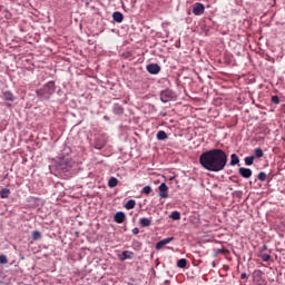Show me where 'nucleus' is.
Here are the masks:
<instances>
[{
  "label": "nucleus",
  "instance_id": "1",
  "mask_svg": "<svg viewBox=\"0 0 285 285\" xmlns=\"http://www.w3.org/2000/svg\"><path fill=\"white\" fill-rule=\"evenodd\" d=\"M199 164L209 173H220L228 164V155L220 148L209 149L200 154Z\"/></svg>",
  "mask_w": 285,
  "mask_h": 285
},
{
  "label": "nucleus",
  "instance_id": "2",
  "mask_svg": "<svg viewBox=\"0 0 285 285\" xmlns=\"http://www.w3.org/2000/svg\"><path fill=\"white\" fill-rule=\"evenodd\" d=\"M75 166V160L70 157H62L52 160L49 165V170L52 175H63V173H70Z\"/></svg>",
  "mask_w": 285,
  "mask_h": 285
},
{
  "label": "nucleus",
  "instance_id": "3",
  "mask_svg": "<svg viewBox=\"0 0 285 285\" xmlns=\"http://www.w3.org/2000/svg\"><path fill=\"white\" fill-rule=\"evenodd\" d=\"M55 92H57V85H55V81L50 80L40 89L36 90V96L39 101H50Z\"/></svg>",
  "mask_w": 285,
  "mask_h": 285
},
{
  "label": "nucleus",
  "instance_id": "4",
  "mask_svg": "<svg viewBox=\"0 0 285 285\" xmlns=\"http://www.w3.org/2000/svg\"><path fill=\"white\" fill-rule=\"evenodd\" d=\"M173 99H177V94H175L173 89L160 91V101H163V104H168V101H173Z\"/></svg>",
  "mask_w": 285,
  "mask_h": 285
},
{
  "label": "nucleus",
  "instance_id": "5",
  "mask_svg": "<svg viewBox=\"0 0 285 285\" xmlns=\"http://www.w3.org/2000/svg\"><path fill=\"white\" fill-rule=\"evenodd\" d=\"M262 269H255L253 273V282L256 285H266V282L262 277Z\"/></svg>",
  "mask_w": 285,
  "mask_h": 285
},
{
  "label": "nucleus",
  "instance_id": "6",
  "mask_svg": "<svg viewBox=\"0 0 285 285\" xmlns=\"http://www.w3.org/2000/svg\"><path fill=\"white\" fill-rule=\"evenodd\" d=\"M205 10H206V7L204 6V3L196 2L193 8V14H195V17H202Z\"/></svg>",
  "mask_w": 285,
  "mask_h": 285
},
{
  "label": "nucleus",
  "instance_id": "7",
  "mask_svg": "<svg viewBox=\"0 0 285 285\" xmlns=\"http://www.w3.org/2000/svg\"><path fill=\"white\" fill-rule=\"evenodd\" d=\"M146 70L149 75H159V72H161V67L157 63H149L147 65Z\"/></svg>",
  "mask_w": 285,
  "mask_h": 285
},
{
  "label": "nucleus",
  "instance_id": "8",
  "mask_svg": "<svg viewBox=\"0 0 285 285\" xmlns=\"http://www.w3.org/2000/svg\"><path fill=\"white\" fill-rule=\"evenodd\" d=\"M238 173L244 179H250V177H253V170L250 168L240 167Z\"/></svg>",
  "mask_w": 285,
  "mask_h": 285
},
{
  "label": "nucleus",
  "instance_id": "9",
  "mask_svg": "<svg viewBox=\"0 0 285 285\" xmlns=\"http://www.w3.org/2000/svg\"><path fill=\"white\" fill-rule=\"evenodd\" d=\"M158 190H160L159 197H161V199H168V185H166V183H161Z\"/></svg>",
  "mask_w": 285,
  "mask_h": 285
},
{
  "label": "nucleus",
  "instance_id": "10",
  "mask_svg": "<svg viewBox=\"0 0 285 285\" xmlns=\"http://www.w3.org/2000/svg\"><path fill=\"white\" fill-rule=\"evenodd\" d=\"M174 240H175V237H173V236L159 240V242L156 244V250H161L163 246H166V244H170V242H174Z\"/></svg>",
  "mask_w": 285,
  "mask_h": 285
},
{
  "label": "nucleus",
  "instance_id": "11",
  "mask_svg": "<svg viewBox=\"0 0 285 285\" xmlns=\"http://www.w3.org/2000/svg\"><path fill=\"white\" fill-rule=\"evenodd\" d=\"M116 224H124L126 222V214L124 212H117L114 216Z\"/></svg>",
  "mask_w": 285,
  "mask_h": 285
},
{
  "label": "nucleus",
  "instance_id": "12",
  "mask_svg": "<svg viewBox=\"0 0 285 285\" xmlns=\"http://www.w3.org/2000/svg\"><path fill=\"white\" fill-rule=\"evenodd\" d=\"M135 257V253L130 252V250H124L120 255H119V259L120 262H126V259H132Z\"/></svg>",
  "mask_w": 285,
  "mask_h": 285
},
{
  "label": "nucleus",
  "instance_id": "13",
  "mask_svg": "<svg viewBox=\"0 0 285 285\" xmlns=\"http://www.w3.org/2000/svg\"><path fill=\"white\" fill-rule=\"evenodd\" d=\"M106 147V139L104 138H96L94 148L96 150H102Z\"/></svg>",
  "mask_w": 285,
  "mask_h": 285
},
{
  "label": "nucleus",
  "instance_id": "14",
  "mask_svg": "<svg viewBox=\"0 0 285 285\" xmlns=\"http://www.w3.org/2000/svg\"><path fill=\"white\" fill-rule=\"evenodd\" d=\"M112 112L114 115H118V117H121V115H124L125 112L124 106L119 105L118 102L114 104Z\"/></svg>",
  "mask_w": 285,
  "mask_h": 285
},
{
  "label": "nucleus",
  "instance_id": "15",
  "mask_svg": "<svg viewBox=\"0 0 285 285\" xmlns=\"http://www.w3.org/2000/svg\"><path fill=\"white\" fill-rule=\"evenodd\" d=\"M2 97L4 101H10V104L14 102V94L10 90L2 91Z\"/></svg>",
  "mask_w": 285,
  "mask_h": 285
},
{
  "label": "nucleus",
  "instance_id": "16",
  "mask_svg": "<svg viewBox=\"0 0 285 285\" xmlns=\"http://www.w3.org/2000/svg\"><path fill=\"white\" fill-rule=\"evenodd\" d=\"M112 19L116 23H121L124 21V13L119 12V11H115L112 13Z\"/></svg>",
  "mask_w": 285,
  "mask_h": 285
},
{
  "label": "nucleus",
  "instance_id": "17",
  "mask_svg": "<svg viewBox=\"0 0 285 285\" xmlns=\"http://www.w3.org/2000/svg\"><path fill=\"white\" fill-rule=\"evenodd\" d=\"M150 224H153V218L142 217V218H140V220H139V225H140L142 228H148V226H150Z\"/></svg>",
  "mask_w": 285,
  "mask_h": 285
},
{
  "label": "nucleus",
  "instance_id": "18",
  "mask_svg": "<svg viewBox=\"0 0 285 285\" xmlns=\"http://www.w3.org/2000/svg\"><path fill=\"white\" fill-rule=\"evenodd\" d=\"M156 139H158V141H166V139H168V134L164 130H159L156 135Z\"/></svg>",
  "mask_w": 285,
  "mask_h": 285
},
{
  "label": "nucleus",
  "instance_id": "19",
  "mask_svg": "<svg viewBox=\"0 0 285 285\" xmlns=\"http://www.w3.org/2000/svg\"><path fill=\"white\" fill-rule=\"evenodd\" d=\"M257 257L262 259V262H271V254H266L263 250H259Z\"/></svg>",
  "mask_w": 285,
  "mask_h": 285
},
{
  "label": "nucleus",
  "instance_id": "20",
  "mask_svg": "<svg viewBox=\"0 0 285 285\" xmlns=\"http://www.w3.org/2000/svg\"><path fill=\"white\" fill-rule=\"evenodd\" d=\"M237 164H239V156H237V154H232L229 166H237Z\"/></svg>",
  "mask_w": 285,
  "mask_h": 285
},
{
  "label": "nucleus",
  "instance_id": "21",
  "mask_svg": "<svg viewBox=\"0 0 285 285\" xmlns=\"http://www.w3.org/2000/svg\"><path fill=\"white\" fill-rule=\"evenodd\" d=\"M135 206H137V202L135 199H129L126 205L125 208L127 210H132V208H135Z\"/></svg>",
  "mask_w": 285,
  "mask_h": 285
},
{
  "label": "nucleus",
  "instance_id": "22",
  "mask_svg": "<svg viewBox=\"0 0 285 285\" xmlns=\"http://www.w3.org/2000/svg\"><path fill=\"white\" fill-rule=\"evenodd\" d=\"M177 268H186L188 266V261L186 258H180L176 264Z\"/></svg>",
  "mask_w": 285,
  "mask_h": 285
},
{
  "label": "nucleus",
  "instance_id": "23",
  "mask_svg": "<svg viewBox=\"0 0 285 285\" xmlns=\"http://www.w3.org/2000/svg\"><path fill=\"white\" fill-rule=\"evenodd\" d=\"M254 159H262V157H264V150H262V148H256L254 150Z\"/></svg>",
  "mask_w": 285,
  "mask_h": 285
},
{
  "label": "nucleus",
  "instance_id": "24",
  "mask_svg": "<svg viewBox=\"0 0 285 285\" xmlns=\"http://www.w3.org/2000/svg\"><path fill=\"white\" fill-rule=\"evenodd\" d=\"M1 199H8L10 197V190L8 188H2L0 190Z\"/></svg>",
  "mask_w": 285,
  "mask_h": 285
},
{
  "label": "nucleus",
  "instance_id": "25",
  "mask_svg": "<svg viewBox=\"0 0 285 285\" xmlns=\"http://www.w3.org/2000/svg\"><path fill=\"white\" fill-rule=\"evenodd\" d=\"M117 184H119V179H117L116 177H111L108 180L109 188H116Z\"/></svg>",
  "mask_w": 285,
  "mask_h": 285
},
{
  "label": "nucleus",
  "instance_id": "26",
  "mask_svg": "<svg viewBox=\"0 0 285 285\" xmlns=\"http://www.w3.org/2000/svg\"><path fill=\"white\" fill-rule=\"evenodd\" d=\"M169 217H170V219H174L175 222H177V220L181 219V213L175 210V212H173V213L170 214Z\"/></svg>",
  "mask_w": 285,
  "mask_h": 285
},
{
  "label": "nucleus",
  "instance_id": "27",
  "mask_svg": "<svg viewBox=\"0 0 285 285\" xmlns=\"http://www.w3.org/2000/svg\"><path fill=\"white\" fill-rule=\"evenodd\" d=\"M254 161H255L254 155L245 157V166H253Z\"/></svg>",
  "mask_w": 285,
  "mask_h": 285
},
{
  "label": "nucleus",
  "instance_id": "28",
  "mask_svg": "<svg viewBox=\"0 0 285 285\" xmlns=\"http://www.w3.org/2000/svg\"><path fill=\"white\" fill-rule=\"evenodd\" d=\"M31 237H32L33 242H37L38 239H41V232L33 230Z\"/></svg>",
  "mask_w": 285,
  "mask_h": 285
},
{
  "label": "nucleus",
  "instance_id": "29",
  "mask_svg": "<svg viewBox=\"0 0 285 285\" xmlns=\"http://www.w3.org/2000/svg\"><path fill=\"white\" fill-rule=\"evenodd\" d=\"M141 193L144 195H150V193H153V187H150L149 185L145 186L141 190Z\"/></svg>",
  "mask_w": 285,
  "mask_h": 285
},
{
  "label": "nucleus",
  "instance_id": "30",
  "mask_svg": "<svg viewBox=\"0 0 285 285\" xmlns=\"http://www.w3.org/2000/svg\"><path fill=\"white\" fill-rule=\"evenodd\" d=\"M226 253H228V249H224V248L215 249L216 257H217V255H226Z\"/></svg>",
  "mask_w": 285,
  "mask_h": 285
},
{
  "label": "nucleus",
  "instance_id": "31",
  "mask_svg": "<svg viewBox=\"0 0 285 285\" xmlns=\"http://www.w3.org/2000/svg\"><path fill=\"white\" fill-rule=\"evenodd\" d=\"M258 180L259 181H266V173H264V171H261V173H258Z\"/></svg>",
  "mask_w": 285,
  "mask_h": 285
},
{
  "label": "nucleus",
  "instance_id": "32",
  "mask_svg": "<svg viewBox=\"0 0 285 285\" xmlns=\"http://www.w3.org/2000/svg\"><path fill=\"white\" fill-rule=\"evenodd\" d=\"M243 195H244V193L242 190H235L233 193V197H236L237 199H242Z\"/></svg>",
  "mask_w": 285,
  "mask_h": 285
},
{
  "label": "nucleus",
  "instance_id": "33",
  "mask_svg": "<svg viewBox=\"0 0 285 285\" xmlns=\"http://www.w3.org/2000/svg\"><path fill=\"white\" fill-rule=\"evenodd\" d=\"M272 104H275V106H278L279 97L278 96H272Z\"/></svg>",
  "mask_w": 285,
  "mask_h": 285
},
{
  "label": "nucleus",
  "instance_id": "34",
  "mask_svg": "<svg viewBox=\"0 0 285 285\" xmlns=\"http://www.w3.org/2000/svg\"><path fill=\"white\" fill-rule=\"evenodd\" d=\"M0 264H8V256L0 255Z\"/></svg>",
  "mask_w": 285,
  "mask_h": 285
},
{
  "label": "nucleus",
  "instance_id": "35",
  "mask_svg": "<svg viewBox=\"0 0 285 285\" xmlns=\"http://www.w3.org/2000/svg\"><path fill=\"white\" fill-rule=\"evenodd\" d=\"M240 279H248V274L245 272L240 274Z\"/></svg>",
  "mask_w": 285,
  "mask_h": 285
},
{
  "label": "nucleus",
  "instance_id": "36",
  "mask_svg": "<svg viewBox=\"0 0 285 285\" xmlns=\"http://www.w3.org/2000/svg\"><path fill=\"white\" fill-rule=\"evenodd\" d=\"M132 235H139V228L135 227L132 230H131Z\"/></svg>",
  "mask_w": 285,
  "mask_h": 285
},
{
  "label": "nucleus",
  "instance_id": "37",
  "mask_svg": "<svg viewBox=\"0 0 285 285\" xmlns=\"http://www.w3.org/2000/svg\"><path fill=\"white\" fill-rule=\"evenodd\" d=\"M261 250H262L263 253H264V250H268V245H263Z\"/></svg>",
  "mask_w": 285,
  "mask_h": 285
},
{
  "label": "nucleus",
  "instance_id": "38",
  "mask_svg": "<svg viewBox=\"0 0 285 285\" xmlns=\"http://www.w3.org/2000/svg\"><path fill=\"white\" fill-rule=\"evenodd\" d=\"M104 119H105L106 121H110V117H108V116H104Z\"/></svg>",
  "mask_w": 285,
  "mask_h": 285
},
{
  "label": "nucleus",
  "instance_id": "39",
  "mask_svg": "<svg viewBox=\"0 0 285 285\" xmlns=\"http://www.w3.org/2000/svg\"><path fill=\"white\" fill-rule=\"evenodd\" d=\"M165 284H170V281H169V279H166V281H165Z\"/></svg>",
  "mask_w": 285,
  "mask_h": 285
},
{
  "label": "nucleus",
  "instance_id": "40",
  "mask_svg": "<svg viewBox=\"0 0 285 285\" xmlns=\"http://www.w3.org/2000/svg\"><path fill=\"white\" fill-rule=\"evenodd\" d=\"M212 266H213V268H215V266H216L215 262L212 263Z\"/></svg>",
  "mask_w": 285,
  "mask_h": 285
},
{
  "label": "nucleus",
  "instance_id": "41",
  "mask_svg": "<svg viewBox=\"0 0 285 285\" xmlns=\"http://www.w3.org/2000/svg\"><path fill=\"white\" fill-rule=\"evenodd\" d=\"M86 6H89V2H86Z\"/></svg>",
  "mask_w": 285,
  "mask_h": 285
},
{
  "label": "nucleus",
  "instance_id": "42",
  "mask_svg": "<svg viewBox=\"0 0 285 285\" xmlns=\"http://www.w3.org/2000/svg\"><path fill=\"white\" fill-rule=\"evenodd\" d=\"M167 275H170V272H167Z\"/></svg>",
  "mask_w": 285,
  "mask_h": 285
},
{
  "label": "nucleus",
  "instance_id": "43",
  "mask_svg": "<svg viewBox=\"0 0 285 285\" xmlns=\"http://www.w3.org/2000/svg\"><path fill=\"white\" fill-rule=\"evenodd\" d=\"M58 94H61V90H59Z\"/></svg>",
  "mask_w": 285,
  "mask_h": 285
}]
</instances>
